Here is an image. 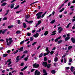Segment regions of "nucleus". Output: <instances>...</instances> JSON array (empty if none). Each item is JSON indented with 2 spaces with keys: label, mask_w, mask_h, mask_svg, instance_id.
<instances>
[{
  "label": "nucleus",
  "mask_w": 75,
  "mask_h": 75,
  "mask_svg": "<svg viewBox=\"0 0 75 75\" xmlns=\"http://www.w3.org/2000/svg\"><path fill=\"white\" fill-rule=\"evenodd\" d=\"M9 75H12V72H10L9 73Z\"/></svg>",
  "instance_id": "63"
},
{
  "label": "nucleus",
  "mask_w": 75,
  "mask_h": 75,
  "mask_svg": "<svg viewBox=\"0 0 75 75\" xmlns=\"http://www.w3.org/2000/svg\"><path fill=\"white\" fill-rule=\"evenodd\" d=\"M42 65L43 66H44L45 67H46L47 66V63L45 62H44L43 63Z\"/></svg>",
  "instance_id": "8"
},
{
  "label": "nucleus",
  "mask_w": 75,
  "mask_h": 75,
  "mask_svg": "<svg viewBox=\"0 0 75 75\" xmlns=\"http://www.w3.org/2000/svg\"><path fill=\"white\" fill-rule=\"evenodd\" d=\"M43 71L44 73H47V72H46V71H45V70H43Z\"/></svg>",
  "instance_id": "59"
},
{
  "label": "nucleus",
  "mask_w": 75,
  "mask_h": 75,
  "mask_svg": "<svg viewBox=\"0 0 75 75\" xmlns=\"http://www.w3.org/2000/svg\"><path fill=\"white\" fill-rule=\"evenodd\" d=\"M56 32H57V31H54L52 32V33H53L51 35H55V34H56V33H56Z\"/></svg>",
  "instance_id": "11"
},
{
  "label": "nucleus",
  "mask_w": 75,
  "mask_h": 75,
  "mask_svg": "<svg viewBox=\"0 0 75 75\" xmlns=\"http://www.w3.org/2000/svg\"><path fill=\"white\" fill-rule=\"evenodd\" d=\"M7 62L8 63V67H12V65H10L12 63L11 61V59H9L7 61Z\"/></svg>",
  "instance_id": "3"
},
{
  "label": "nucleus",
  "mask_w": 75,
  "mask_h": 75,
  "mask_svg": "<svg viewBox=\"0 0 75 75\" xmlns=\"http://www.w3.org/2000/svg\"><path fill=\"white\" fill-rule=\"evenodd\" d=\"M27 68V67L25 66V67L23 68L21 70V71H24V70L26 69Z\"/></svg>",
  "instance_id": "12"
},
{
  "label": "nucleus",
  "mask_w": 75,
  "mask_h": 75,
  "mask_svg": "<svg viewBox=\"0 0 75 75\" xmlns=\"http://www.w3.org/2000/svg\"><path fill=\"white\" fill-rule=\"evenodd\" d=\"M62 30H63V28H62L61 27H59L57 30L58 31H59V33H61V31H62Z\"/></svg>",
  "instance_id": "4"
},
{
  "label": "nucleus",
  "mask_w": 75,
  "mask_h": 75,
  "mask_svg": "<svg viewBox=\"0 0 75 75\" xmlns=\"http://www.w3.org/2000/svg\"><path fill=\"white\" fill-rule=\"evenodd\" d=\"M25 57V54H23L21 57V58H23Z\"/></svg>",
  "instance_id": "60"
},
{
  "label": "nucleus",
  "mask_w": 75,
  "mask_h": 75,
  "mask_svg": "<svg viewBox=\"0 0 75 75\" xmlns=\"http://www.w3.org/2000/svg\"><path fill=\"white\" fill-rule=\"evenodd\" d=\"M23 28H26V27H27V25L25 23H23Z\"/></svg>",
  "instance_id": "16"
},
{
  "label": "nucleus",
  "mask_w": 75,
  "mask_h": 75,
  "mask_svg": "<svg viewBox=\"0 0 75 75\" xmlns=\"http://www.w3.org/2000/svg\"><path fill=\"white\" fill-rule=\"evenodd\" d=\"M38 36H39V34L38 33H37L33 35L34 37L35 38H37V37H38Z\"/></svg>",
  "instance_id": "10"
},
{
  "label": "nucleus",
  "mask_w": 75,
  "mask_h": 75,
  "mask_svg": "<svg viewBox=\"0 0 75 75\" xmlns=\"http://www.w3.org/2000/svg\"><path fill=\"white\" fill-rule=\"evenodd\" d=\"M51 72L53 74H55V71L54 70H52L51 71Z\"/></svg>",
  "instance_id": "25"
},
{
  "label": "nucleus",
  "mask_w": 75,
  "mask_h": 75,
  "mask_svg": "<svg viewBox=\"0 0 75 75\" xmlns=\"http://www.w3.org/2000/svg\"><path fill=\"white\" fill-rule=\"evenodd\" d=\"M21 23V22H20V20H18V24H20Z\"/></svg>",
  "instance_id": "44"
},
{
  "label": "nucleus",
  "mask_w": 75,
  "mask_h": 75,
  "mask_svg": "<svg viewBox=\"0 0 75 75\" xmlns=\"http://www.w3.org/2000/svg\"><path fill=\"white\" fill-rule=\"evenodd\" d=\"M27 52H28L27 50H25L23 52V54H26V53H27Z\"/></svg>",
  "instance_id": "40"
},
{
  "label": "nucleus",
  "mask_w": 75,
  "mask_h": 75,
  "mask_svg": "<svg viewBox=\"0 0 75 75\" xmlns=\"http://www.w3.org/2000/svg\"><path fill=\"white\" fill-rule=\"evenodd\" d=\"M59 17L60 18H61L62 17V15H60L59 16Z\"/></svg>",
  "instance_id": "62"
},
{
  "label": "nucleus",
  "mask_w": 75,
  "mask_h": 75,
  "mask_svg": "<svg viewBox=\"0 0 75 75\" xmlns=\"http://www.w3.org/2000/svg\"><path fill=\"white\" fill-rule=\"evenodd\" d=\"M25 2H26V1L24 0L21 3V4H23V3H25Z\"/></svg>",
  "instance_id": "42"
},
{
  "label": "nucleus",
  "mask_w": 75,
  "mask_h": 75,
  "mask_svg": "<svg viewBox=\"0 0 75 75\" xmlns=\"http://www.w3.org/2000/svg\"><path fill=\"white\" fill-rule=\"evenodd\" d=\"M40 47H41V46H38L37 48V50H38L40 49Z\"/></svg>",
  "instance_id": "50"
},
{
  "label": "nucleus",
  "mask_w": 75,
  "mask_h": 75,
  "mask_svg": "<svg viewBox=\"0 0 75 75\" xmlns=\"http://www.w3.org/2000/svg\"><path fill=\"white\" fill-rule=\"evenodd\" d=\"M72 48V46H70L68 47V50H70V49H71Z\"/></svg>",
  "instance_id": "33"
},
{
  "label": "nucleus",
  "mask_w": 75,
  "mask_h": 75,
  "mask_svg": "<svg viewBox=\"0 0 75 75\" xmlns=\"http://www.w3.org/2000/svg\"><path fill=\"white\" fill-rule=\"evenodd\" d=\"M20 7V6L18 5L16 7L14 8V9H17V8H18Z\"/></svg>",
  "instance_id": "37"
},
{
  "label": "nucleus",
  "mask_w": 75,
  "mask_h": 75,
  "mask_svg": "<svg viewBox=\"0 0 75 75\" xmlns=\"http://www.w3.org/2000/svg\"><path fill=\"white\" fill-rule=\"evenodd\" d=\"M9 11H10V10H8L7 11H6V13L5 15H4V16H6V15H7V14H8V12H9Z\"/></svg>",
  "instance_id": "32"
},
{
  "label": "nucleus",
  "mask_w": 75,
  "mask_h": 75,
  "mask_svg": "<svg viewBox=\"0 0 75 75\" xmlns=\"http://www.w3.org/2000/svg\"><path fill=\"white\" fill-rule=\"evenodd\" d=\"M41 21H38V24H36V26H35V27H37V26H38V25H40V24H41Z\"/></svg>",
  "instance_id": "9"
},
{
  "label": "nucleus",
  "mask_w": 75,
  "mask_h": 75,
  "mask_svg": "<svg viewBox=\"0 0 75 75\" xmlns=\"http://www.w3.org/2000/svg\"><path fill=\"white\" fill-rule=\"evenodd\" d=\"M46 51H47V52H49V50H48V48L47 47L46 48Z\"/></svg>",
  "instance_id": "36"
},
{
  "label": "nucleus",
  "mask_w": 75,
  "mask_h": 75,
  "mask_svg": "<svg viewBox=\"0 0 75 75\" xmlns=\"http://www.w3.org/2000/svg\"><path fill=\"white\" fill-rule=\"evenodd\" d=\"M58 41V39H57V38L55 40V42H57Z\"/></svg>",
  "instance_id": "56"
},
{
  "label": "nucleus",
  "mask_w": 75,
  "mask_h": 75,
  "mask_svg": "<svg viewBox=\"0 0 75 75\" xmlns=\"http://www.w3.org/2000/svg\"><path fill=\"white\" fill-rule=\"evenodd\" d=\"M7 3L6 2L5 3H3L1 5V6H5V5H6L7 4Z\"/></svg>",
  "instance_id": "17"
},
{
  "label": "nucleus",
  "mask_w": 75,
  "mask_h": 75,
  "mask_svg": "<svg viewBox=\"0 0 75 75\" xmlns=\"http://www.w3.org/2000/svg\"><path fill=\"white\" fill-rule=\"evenodd\" d=\"M70 5H71V2H69L68 3V6H70Z\"/></svg>",
  "instance_id": "61"
},
{
  "label": "nucleus",
  "mask_w": 75,
  "mask_h": 75,
  "mask_svg": "<svg viewBox=\"0 0 75 75\" xmlns=\"http://www.w3.org/2000/svg\"><path fill=\"white\" fill-rule=\"evenodd\" d=\"M24 60L25 61H27L28 60V57H26L24 58Z\"/></svg>",
  "instance_id": "51"
},
{
  "label": "nucleus",
  "mask_w": 75,
  "mask_h": 75,
  "mask_svg": "<svg viewBox=\"0 0 75 75\" xmlns=\"http://www.w3.org/2000/svg\"><path fill=\"white\" fill-rule=\"evenodd\" d=\"M30 41H33V37H31L30 38Z\"/></svg>",
  "instance_id": "48"
},
{
  "label": "nucleus",
  "mask_w": 75,
  "mask_h": 75,
  "mask_svg": "<svg viewBox=\"0 0 75 75\" xmlns=\"http://www.w3.org/2000/svg\"><path fill=\"white\" fill-rule=\"evenodd\" d=\"M54 61L55 62H57L58 61V58L57 57H55L54 59Z\"/></svg>",
  "instance_id": "23"
},
{
  "label": "nucleus",
  "mask_w": 75,
  "mask_h": 75,
  "mask_svg": "<svg viewBox=\"0 0 75 75\" xmlns=\"http://www.w3.org/2000/svg\"><path fill=\"white\" fill-rule=\"evenodd\" d=\"M23 47H21L20 49H19V51H19V52H21V51H23Z\"/></svg>",
  "instance_id": "20"
},
{
  "label": "nucleus",
  "mask_w": 75,
  "mask_h": 75,
  "mask_svg": "<svg viewBox=\"0 0 75 75\" xmlns=\"http://www.w3.org/2000/svg\"><path fill=\"white\" fill-rule=\"evenodd\" d=\"M7 1V0H2L1 1V3H3V2H4V1Z\"/></svg>",
  "instance_id": "46"
},
{
  "label": "nucleus",
  "mask_w": 75,
  "mask_h": 75,
  "mask_svg": "<svg viewBox=\"0 0 75 75\" xmlns=\"http://www.w3.org/2000/svg\"><path fill=\"white\" fill-rule=\"evenodd\" d=\"M16 71L14 70V71H12V74H14V72L15 73H16Z\"/></svg>",
  "instance_id": "52"
},
{
  "label": "nucleus",
  "mask_w": 75,
  "mask_h": 75,
  "mask_svg": "<svg viewBox=\"0 0 75 75\" xmlns=\"http://www.w3.org/2000/svg\"><path fill=\"white\" fill-rule=\"evenodd\" d=\"M50 54H51V55H52V54H54V51H52L50 52Z\"/></svg>",
  "instance_id": "47"
},
{
  "label": "nucleus",
  "mask_w": 75,
  "mask_h": 75,
  "mask_svg": "<svg viewBox=\"0 0 75 75\" xmlns=\"http://www.w3.org/2000/svg\"><path fill=\"white\" fill-rule=\"evenodd\" d=\"M7 18L6 17H5L3 19V20H7Z\"/></svg>",
  "instance_id": "54"
},
{
  "label": "nucleus",
  "mask_w": 75,
  "mask_h": 75,
  "mask_svg": "<svg viewBox=\"0 0 75 75\" xmlns=\"http://www.w3.org/2000/svg\"><path fill=\"white\" fill-rule=\"evenodd\" d=\"M64 59V63H66L67 62V60H66V59L65 58Z\"/></svg>",
  "instance_id": "55"
},
{
  "label": "nucleus",
  "mask_w": 75,
  "mask_h": 75,
  "mask_svg": "<svg viewBox=\"0 0 75 75\" xmlns=\"http://www.w3.org/2000/svg\"><path fill=\"white\" fill-rule=\"evenodd\" d=\"M8 55V54H3V57H6Z\"/></svg>",
  "instance_id": "21"
},
{
  "label": "nucleus",
  "mask_w": 75,
  "mask_h": 75,
  "mask_svg": "<svg viewBox=\"0 0 75 75\" xmlns=\"http://www.w3.org/2000/svg\"><path fill=\"white\" fill-rule=\"evenodd\" d=\"M71 40L72 41V42H73V43H74V42H75V39L73 38H72L71 39Z\"/></svg>",
  "instance_id": "13"
},
{
  "label": "nucleus",
  "mask_w": 75,
  "mask_h": 75,
  "mask_svg": "<svg viewBox=\"0 0 75 75\" xmlns=\"http://www.w3.org/2000/svg\"><path fill=\"white\" fill-rule=\"evenodd\" d=\"M21 32V31L20 30H18L16 32V34H20Z\"/></svg>",
  "instance_id": "34"
},
{
  "label": "nucleus",
  "mask_w": 75,
  "mask_h": 75,
  "mask_svg": "<svg viewBox=\"0 0 75 75\" xmlns=\"http://www.w3.org/2000/svg\"><path fill=\"white\" fill-rule=\"evenodd\" d=\"M7 29H5L2 32V34H4V33H6V32L7 31Z\"/></svg>",
  "instance_id": "28"
},
{
  "label": "nucleus",
  "mask_w": 75,
  "mask_h": 75,
  "mask_svg": "<svg viewBox=\"0 0 75 75\" xmlns=\"http://www.w3.org/2000/svg\"><path fill=\"white\" fill-rule=\"evenodd\" d=\"M27 35H28V36H30L31 35V33H27Z\"/></svg>",
  "instance_id": "39"
},
{
  "label": "nucleus",
  "mask_w": 75,
  "mask_h": 75,
  "mask_svg": "<svg viewBox=\"0 0 75 75\" xmlns=\"http://www.w3.org/2000/svg\"><path fill=\"white\" fill-rule=\"evenodd\" d=\"M14 4H11V8H14Z\"/></svg>",
  "instance_id": "19"
},
{
  "label": "nucleus",
  "mask_w": 75,
  "mask_h": 75,
  "mask_svg": "<svg viewBox=\"0 0 75 75\" xmlns=\"http://www.w3.org/2000/svg\"><path fill=\"white\" fill-rule=\"evenodd\" d=\"M44 61H47V57H45L44 58Z\"/></svg>",
  "instance_id": "45"
},
{
  "label": "nucleus",
  "mask_w": 75,
  "mask_h": 75,
  "mask_svg": "<svg viewBox=\"0 0 75 75\" xmlns=\"http://www.w3.org/2000/svg\"><path fill=\"white\" fill-rule=\"evenodd\" d=\"M50 65H51V64H49L47 65V67L50 68Z\"/></svg>",
  "instance_id": "49"
},
{
  "label": "nucleus",
  "mask_w": 75,
  "mask_h": 75,
  "mask_svg": "<svg viewBox=\"0 0 75 75\" xmlns=\"http://www.w3.org/2000/svg\"><path fill=\"white\" fill-rule=\"evenodd\" d=\"M25 17L26 19H28V18H30V15H27L25 16Z\"/></svg>",
  "instance_id": "18"
},
{
  "label": "nucleus",
  "mask_w": 75,
  "mask_h": 75,
  "mask_svg": "<svg viewBox=\"0 0 75 75\" xmlns=\"http://www.w3.org/2000/svg\"><path fill=\"white\" fill-rule=\"evenodd\" d=\"M42 13H43L42 12H39L37 13L36 14V16L37 17V18L38 19H40V18L42 17V18H43L45 16V15H44V14H42Z\"/></svg>",
  "instance_id": "1"
},
{
  "label": "nucleus",
  "mask_w": 75,
  "mask_h": 75,
  "mask_svg": "<svg viewBox=\"0 0 75 75\" xmlns=\"http://www.w3.org/2000/svg\"><path fill=\"white\" fill-rule=\"evenodd\" d=\"M50 52H47V53H45L44 54V57H45L46 55H48L49 53H50Z\"/></svg>",
  "instance_id": "26"
},
{
  "label": "nucleus",
  "mask_w": 75,
  "mask_h": 75,
  "mask_svg": "<svg viewBox=\"0 0 75 75\" xmlns=\"http://www.w3.org/2000/svg\"><path fill=\"white\" fill-rule=\"evenodd\" d=\"M62 42V40H61L58 42V44H61V43Z\"/></svg>",
  "instance_id": "24"
},
{
  "label": "nucleus",
  "mask_w": 75,
  "mask_h": 75,
  "mask_svg": "<svg viewBox=\"0 0 75 75\" xmlns=\"http://www.w3.org/2000/svg\"><path fill=\"white\" fill-rule=\"evenodd\" d=\"M55 20H54L53 21H52L50 23L51 24H53V23H55Z\"/></svg>",
  "instance_id": "22"
},
{
  "label": "nucleus",
  "mask_w": 75,
  "mask_h": 75,
  "mask_svg": "<svg viewBox=\"0 0 75 75\" xmlns=\"http://www.w3.org/2000/svg\"><path fill=\"white\" fill-rule=\"evenodd\" d=\"M28 23H33V21H31L28 22Z\"/></svg>",
  "instance_id": "53"
},
{
  "label": "nucleus",
  "mask_w": 75,
  "mask_h": 75,
  "mask_svg": "<svg viewBox=\"0 0 75 75\" xmlns=\"http://www.w3.org/2000/svg\"><path fill=\"white\" fill-rule=\"evenodd\" d=\"M24 40H23L21 42H20V44H23L24 42Z\"/></svg>",
  "instance_id": "43"
},
{
  "label": "nucleus",
  "mask_w": 75,
  "mask_h": 75,
  "mask_svg": "<svg viewBox=\"0 0 75 75\" xmlns=\"http://www.w3.org/2000/svg\"><path fill=\"white\" fill-rule=\"evenodd\" d=\"M19 57L20 56H18L16 57V60L17 61H20V60H21V59L19 58Z\"/></svg>",
  "instance_id": "14"
},
{
  "label": "nucleus",
  "mask_w": 75,
  "mask_h": 75,
  "mask_svg": "<svg viewBox=\"0 0 75 75\" xmlns=\"http://www.w3.org/2000/svg\"><path fill=\"white\" fill-rule=\"evenodd\" d=\"M70 24H71V23H69V24L67 25L66 27V28H69V25H70Z\"/></svg>",
  "instance_id": "29"
},
{
  "label": "nucleus",
  "mask_w": 75,
  "mask_h": 75,
  "mask_svg": "<svg viewBox=\"0 0 75 75\" xmlns=\"http://www.w3.org/2000/svg\"><path fill=\"white\" fill-rule=\"evenodd\" d=\"M70 35V34L68 33L67 34V37L65 39V41H68V40L70 38V37H69V35Z\"/></svg>",
  "instance_id": "5"
},
{
  "label": "nucleus",
  "mask_w": 75,
  "mask_h": 75,
  "mask_svg": "<svg viewBox=\"0 0 75 75\" xmlns=\"http://www.w3.org/2000/svg\"><path fill=\"white\" fill-rule=\"evenodd\" d=\"M35 30H32V33H35Z\"/></svg>",
  "instance_id": "58"
},
{
  "label": "nucleus",
  "mask_w": 75,
  "mask_h": 75,
  "mask_svg": "<svg viewBox=\"0 0 75 75\" xmlns=\"http://www.w3.org/2000/svg\"><path fill=\"white\" fill-rule=\"evenodd\" d=\"M72 59H69V62H72Z\"/></svg>",
  "instance_id": "57"
},
{
  "label": "nucleus",
  "mask_w": 75,
  "mask_h": 75,
  "mask_svg": "<svg viewBox=\"0 0 75 75\" xmlns=\"http://www.w3.org/2000/svg\"><path fill=\"white\" fill-rule=\"evenodd\" d=\"M18 52V50H16V52L14 51L13 52V54H16V53H17Z\"/></svg>",
  "instance_id": "31"
},
{
  "label": "nucleus",
  "mask_w": 75,
  "mask_h": 75,
  "mask_svg": "<svg viewBox=\"0 0 75 75\" xmlns=\"http://www.w3.org/2000/svg\"><path fill=\"white\" fill-rule=\"evenodd\" d=\"M13 27L14 26H13V25L9 26H8V28H12V27Z\"/></svg>",
  "instance_id": "30"
},
{
  "label": "nucleus",
  "mask_w": 75,
  "mask_h": 75,
  "mask_svg": "<svg viewBox=\"0 0 75 75\" xmlns=\"http://www.w3.org/2000/svg\"><path fill=\"white\" fill-rule=\"evenodd\" d=\"M38 1H36V2H33V3H32L31 4H30V6L32 5V4H34L35 3H38Z\"/></svg>",
  "instance_id": "38"
},
{
  "label": "nucleus",
  "mask_w": 75,
  "mask_h": 75,
  "mask_svg": "<svg viewBox=\"0 0 75 75\" xmlns=\"http://www.w3.org/2000/svg\"><path fill=\"white\" fill-rule=\"evenodd\" d=\"M6 40L7 45L8 46L10 45L11 43L13 42V40H12V38H10L8 39L6 38Z\"/></svg>",
  "instance_id": "2"
},
{
  "label": "nucleus",
  "mask_w": 75,
  "mask_h": 75,
  "mask_svg": "<svg viewBox=\"0 0 75 75\" xmlns=\"http://www.w3.org/2000/svg\"><path fill=\"white\" fill-rule=\"evenodd\" d=\"M48 34V31H46L45 32L44 34L46 36Z\"/></svg>",
  "instance_id": "15"
},
{
  "label": "nucleus",
  "mask_w": 75,
  "mask_h": 75,
  "mask_svg": "<svg viewBox=\"0 0 75 75\" xmlns=\"http://www.w3.org/2000/svg\"><path fill=\"white\" fill-rule=\"evenodd\" d=\"M75 3V0H74L73 1H72V3L74 4Z\"/></svg>",
  "instance_id": "64"
},
{
  "label": "nucleus",
  "mask_w": 75,
  "mask_h": 75,
  "mask_svg": "<svg viewBox=\"0 0 75 75\" xmlns=\"http://www.w3.org/2000/svg\"><path fill=\"white\" fill-rule=\"evenodd\" d=\"M64 8H62V9H61V10H60L59 11V12L60 13H61V12H62V11H64Z\"/></svg>",
  "instance_id": "41"
},
{
  "label": "nucleus",
  "mask_w": 75,
  "mask_h": 75,
  "mask_svg": "<svg viewBox=\"0 0 75 75\" xmlns=\"http://www.w3.org/2000/svg\"><path fill=\"white\" fill-rule=\"evenodd\" d=\"M37 42H33V43L32 44V45H33V46L34 45H35V44H37Z\"/></svg>",
  "instance_id": "35"
},
{
  "label": "nucleus",
  "mask_w": 75,
  "mask_h": 75,
  "mask_svg": "<svg viewBox=\"0 0 75 75\" xmlns=\"http://www.w3.org/2000/svg\"><path fill=\"white\" fill-rule=\"evenodd\" d=\"M39 64L36 63H35L33 65V67L35 68H38V67H39Z\"/></svg>",
  "instance_id": "6"
},
{
  "label": "nucleus",
  "mask_w": 75,
  "mask_h": 75,
  "mask_svg": "<svg viewBox=\"0 0 75 75\" xmlns=\"http://www.w3.org/2000/svg\"><path fill=\"white\" fill-rule=\"evenodd\" d=\"M43 55V54L42 53H41L40 55L39 56V58H41V57H42V56Z\"/></svg>",
  "instance_id": "27"
},
{
  "label": "nucleus",
  "mask_w": 75,
  "mask_h": 75,
  "mask_svg": "<svg viewBox=\"0 0 75 75\" xmlns=\"http://www.w3.org/2000/svg\"><path fill=\"white\" fill-rule=\"evenodd\" d=\"M40 72H38V70H36L35 73V75H40Z\"/></svg>",
  "instance_id": "7"
}]
</instances>
